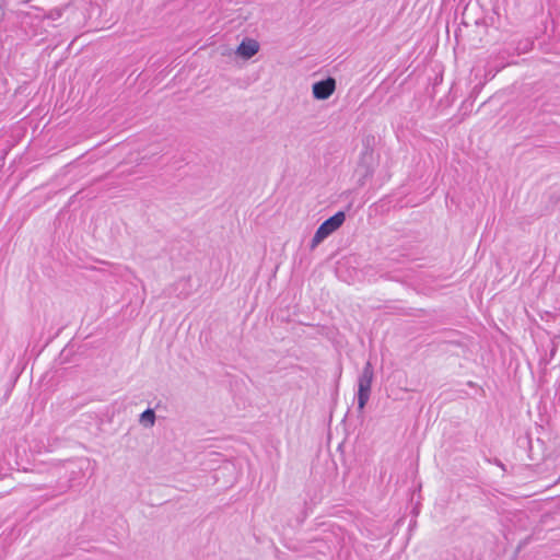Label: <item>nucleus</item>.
<instances>
[{"mask_svg": "<svg viewBox=\"0 0 560 560\" xmlns=\"http://www.w3.org/2000/svg\"><path fill=\"white\" fill-rule=\"evenodd\" d=\"M370 175H371V172L366 171L365 174H364V177L370 176Z\"/></svg>", "mask_w": 560, "mask_h": 560, "instance_id": "423d86ee", "label": "nucleus"}, {"mask_svg": "<svg viewBox=\"0 0 560 560\" xmlns=\"http://www.w3.org/2000/svg\"><path fill=\"white\" fill-rule=\"evenodd\" d=\"M335 90H336V80L331 77H329L325 80L315 82L312 86L313 96L316 100H320V101L329 98L332 95V93L335 92Z\"/></svg>", "mask_w": 560, "mask_h": 560, "instance_id": "7ed1b4c3", "label": "nucleus"}, {"mask_svg": "<svg viewBox=\"0 0 560 560\" xmlns=\"http://www.w3.org/2000/svg\"><path fill=\"white\" fill-rule=\"evenodd\" d=\"M139 422L144 428H152L154 425V423H155V412H154V410L151 409V408L144 410L140 415V417H139Z\"/></svg>", "mask_w": 560, "mask_h": 560, "instance_id": "39448f33", "label": "nucleus"}, {"mask_svg": "<svg viewBox=\"0 0 560 560\" xmlns=\"http://www.w3.org/2000/svg\"><path fill=\"white\" fill-rule=\"evenodd\" d=\"M259 50V44L255 39H244L236 49V54L245 59L252 58Z\"/></svg>", "mask_w": 560, "mask_h": 560, "instance_id": "20e7f679", "label": "nucleus"}, {"mask_svg": "<svg viewBox=\"0 0 560 560\" xmlns=\"http://www.w3.org/2000/svg\"><path fill=\"white\" fill-rule=\"evenodd\" d=\"M374 377L373 366L368 361L358 380V408L362 411L370 399L371 386Z\"/></svg>", "mask_w": 560, "mask_h": 560, "instance_id": "f03ea898", "label": "nucleus"}, {"mask_svg": "<svg viewBox=\"0 0 560 560\" xmlns=\"http://www.w3.org/2000/svg\"><path fill=\"white\" fill-rule=\"evenodd\" d=\"M346 214L343 211H338L329 219L325 220L316 230L312 241L311 249L316 248L325 238L337 231L345 222Z\"/></svg>", "mask_w": 560, "mask_h": 560, "instance_id": "f257e3e1", "label": "nucleus"}]
</instances>
